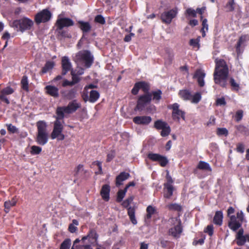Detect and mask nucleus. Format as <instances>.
<instances>
[{
    "mask_svg": "<svg viewBox=\"0 0 249 249\" xmlns=\"http://www.w3.org/2000/svg\"><path fill=\"white\" fill-rule=\"evenodd\" d=\"M216 66L213 73L214 81L215 84L222 87H226L227 85L229 70L224 60L216 59Z\"/></svg>",
    "mask_w": 249,
    "mask_h": 249,
    "instance_id": "nucleus-1",
    "label": "nucleus"
},
{
    "mask_svg": "<svg viewBox=\"0 0 249 249\" xmlns=\"http://www.w3.org/2000/svg\"><path fill=\"white\" fill-rule=\"evenodd\" d=\"M98 235L94 230H90L81 240L76 239L71 249H92L91 246L97 244Z\"/></svg>",
    "mask_w": 249,
    "mask_h": 249,
    "instance_id": "nucleus-2",
    "label": "nucleus"
},
{
    "mask_svg": "<svg viewBox=\"0 0 249 249\" xmlns=\"http://www.w3.org/2000/svg\"><path fill=\"white\" fill-rule=\"evenodd\" d=\"M74 60L78 66L89 68L93 62V56L89 51L82 50L76 54Z\"/></svg>",
    "mask_w": 249,
    "mask_h": 249,
    "instance_id": "nucleus-3",
    "label": "nucleus"
},
{
    "mask_svg": "<svg viewBox=\"0 0 249 249\" xmlns=\"http://www.w3.org/2000/svg\"><path fill=\"white\" fill-rule=\"evenodd\" d=\"M34 21L27 17H23L19 19L15 20L11 23V26L17 31L23 33L30 30L34 25Z\"/></svg>",
    "mask_w": 249,
    "mask_h": 249,
    "instance_id": "nucleus-4",
    "label": "nucleus"
},
{
    "mask_svg": "<svg viewBox=\"0 0 249 249\" xmlns=\"http://www.w3.org/2000/svg\"><path fill=\"white\" fill-rule=\"evenodd\" d=\"M37 135L36 142L40 145H45L48 141V133L47 131V125L44 121H39L36 123Z\"/></svg>",
    "mask_w": 249,
    "mask_h": 249,
    "instance_id": "nucleus-5",
    "label": "nucleus"
},
{
    "mask_svg": "<svg viewBox=\"0 0 249 249\" xmlns=\"http://www.w3.org/2000/svg\"><path fill=\"white\" fill-rule=\"evenodd\" d=\"M81 106V104L76 100L69 103L67 107H58L56 110L58 118L63 119L64 114H70L75 112Z\"/></svg>",
    "mask_w": 249,
    "mask_h": 249,
    "instance_id": "nucleus-6",
    "label": "nucleus"
},
{
    "mask_svg": "<svg viewBox=\"0 0 249 249\" xmlns=\"http://www.w3.org/2000/svg\"><path fill=\"white\" fill-rule=\"evenodd\" d=\"M169 222L172 226L169 230V235L178 238L182 231L181 222L179 216L170 218Z\"/></svg>",
    "mask_w": 249,
    "mask_h": 249,
    "instance_id": "nucleus-7",
    "label": "nucleus"
},
{
    "mask_svg": "<svg viewBox=\"0 0 249 249\" xmlns=\"http://www.w3.org/2000/svg\"><path fill=\"white\" fill-rule=\"evenodd\" d=\"M244 221V213L242 211H239L237 213L236 216L233 215L230 216L228 226L231 230L235 231L241 227Z\"/></svg>",
    "mask_w": 249,
    "mask_h": 249,
    "instance_id": "nucleus-8",
    "label": "nucleus"
},
{
    "mask_svg": "<svg viewBox=\"0 0 249 249\" xmlns=\"http://www.w3.org/2000/svg\"><path fill=\"white\" fill-rule=\"evenodd\" d=\"M60 119L57 117L56 120L54 123L53 130L51 133V138L53 140L57 139L58 141H62L65 139V136L62 133L63 126Z\"/></svg>",
    "mask_w": 249,
    "mask_h": 249,
    "instance_id": "nucleus-9",
    "label": "nucleus"
},
{
    "mask_svg": "<svg viewBox=\"0 0 249 249\" xmlns=\"http://www.w3.org/2000/svg\"><path fill=\"white\" fill-rule=\"evenodd\" d=\"M52 17L51 12L45 9L38 12L35 17V21L37 24L45 23L50 20Z\"/></svg>",
    "mask_w": 249,
    "mask_h": 249,
    "instance_id": "nucleus-10",
    "label": "nucleus"
},
{
    "mask_svg": "<svg viewBox=\"0 0 249 249\" xmlns=\"http://www.w3.org/2000/svg\"><path fill=\"white\" fill-rule=\"evenodd\" d=\"M169 108L172 109V116L174 120L179 122L180 118L185 120V112L179 109V105L178 103L170 105Z\"/></svg>",
    "mask_w": 249,
    "mask_h": 249,
    "instance_id": "nucleus-11",
    "label": "nucleus"
},
{
    "mask_svg": "<svg viewBox=\"0 0 249 249\" xmlns=\"http://www.w3.org/2000/svg\"><path fill=\"white\" fill-rule=\"evenodd\" d=\"M151 101V94H145L141 96L138 99L137 106L134 109L135 111H142L147 104L149 103Z\"/></svg>",
    "mask_w": 249,
    "mask_h": 249,
    "instance_id": "nucleus-12",
    "label": "nucleus"
},
{
    "mask_svg": "<svg viewBox=\"0 0 249 249\" xmlns=\"http://www.w3.org/2000/svg\"><path fill=\"white\" fill-rule=\"evenodd\" d=\"M178 13V9L176 7L169 11H165L161 15V19L163 22L169 24L171 22L172 19L176 17Z\"/></svg>",
    "mask_w": 249,
    "mask_h": 249,
    "instance_id": "nucleus-13",
    "label": "nucleus"
},
{
    "mask_svg": "<svg viewBox=\"0 0 249 249\" xmlns=\"http://www.w3.org/2000/svg\"><path fill=\"white\" fill-rule=\"evenodd\" d=\"M99 93L95 90H91L89 92V96H88V92H84L83 98L85 101H89L91 103L95 102L99 98Z\"/></svg>",
    "mask_w": 249,
    "mask_h": 249,
    "instance_id": "nucleus-14",
    "label": "nucleus"
},
{
    "mask_svg": "<svg viewBox=\"0 0 249 249\" xmlns=\"http://www.w3.org/2000/svg\"><path fill=\"white\" fill-rule=\"evenodd\" d=\"M148 157L153 161H159L160 165L162 167L165 166L168 163V160L166 158L158 154L149 153Z\"/></svg>",
    "mask_w": 249,
    "mask_h": 249,
    "instance_id": "nucleus-15",
    "label": "nucleus"
},
{
    "mask_svg": "<svg viewBox=\"0 0 249 249\" xmlns=\"http://www.w3.org/2000/svg\"><path fill=\"white\" fill-rule=\"evenodd\" d=\"M133 121L137 124L148 125L152 121V118L147 116H139L134 117Z\"/></svg>",
    "mask_w": 249,
    "mask_h": 249,
    "instance_id": "nucleus-16",
    "label": "nucleus"
},
{
    "mask_svg": "<svg viewBox=\"0 0 249 249\" xmlns=\"http://www.w3.org/2000/svg\"><path fill=\"white\" fill-rule=\"evenodd\" d=\"M58 28L61 30L65 27H69L73 25V21L69 18H59L56 21Z\"/></svg>",
    "mask_w": 249,
    "mask_h": 249,
    "instance_id": "nucleus-17",
    "label": "nucleus"
},
{
    "mask_svg": "<svg viewBox=\"0 0 249 249\" xmlns=\"http://www.w3.org/2000/svg\"><path fill=\"white\" fill-rule=\"evenodd\" d=\"M205 76V73L202 70H197L196 71L194 78L197 80V83L199 86L203 87L205 85L204 78Z\"/></svg>",
    "mask_w": 249,
    "mask_h": 249,
    "instance_id": "nucleus-18",
    "label": "nucleus"
},
{
    "mask_svg": "<svg viewBox=\"0 0 249 249\" xmlns=\"http://www.w3.org/2000/svg\"><path fill=\"white\" fill-rule=\"evenodd\" d=\"M62 74L65 75L69 71L71 70L72 66L70 59L67 56L62 58Z\"/></svg>",
    "mask_w": 249,
    "mask_h": 249,
    "instance_id": "nucleus-19",
    "label": "nucleus"
},
{
    "mask_svg": "<svg viewBox=\"0 0 249 249\" xmlns=\"http://www.w3.org/2000/svg\"><path fill=\"white\" fill-rule=\"evenodd\" d=\"M46 92L53 97H57L59 95L58 89L53 86L48 85L45 87Z\"/></svg>",
    "mask_w": 249,
    "mask_h": 249,
    "instance_id": "nucleus-20",
    "label": "nucleus"
},
{
    "mask_svg": "<svg viewBox=\"0 0 249 249\" xmlns=\"http://www.w3.org/2000/svg\"><path fill=\"white\" fill-rule=\"evenodd\" d=\"M130 175L126 172H122L118 175L116 178V185L119 186L123 184V182L129 177Z\"/></svg>",
    "mask_w": 249,
    "mask_h": 249,
    "instance_id": "nucleus-21",
    "label": "nucleus"
},
{
    "mask_svg": "<svg viewBox=\"0 0 249 249\" xmlns=\"http://www.w3.org/2000/svg\"><path fill=\"white\" fill-rule=\"evenodd\" d=\"M110 186L107 184L104 185L101 190V195L103 199L108 201L109 198Z\"/></svg>",
    "mask_w": 249,
    "mask_h": 249,
    "instance_id": "nucleus-22",
    "label": "nucleus"
},
{
    "mask_svg": "<svg viewBox=\"0 0 249 249\" xmlns=\"http://www.w3.org/2000/svg\"><path fill=\"white\" fill-rule=\"evenodd\" d=\"M223 213L222 211H217L213 217V223L217 225L221 226L223 222Z\"/></svg>",
    "mask_w": 249,
    "mask_h": 249,
    "instance_id": "nucleus-23",
    "label": "nucleus"
},
{
    "mask_svg": "<svg viewBox=\"0 0 249 249\" xmlns=\"http://www.w3.org/2000/svg\"><path fill=\"white\" fill-rule=\"evenodd\" d=\"M147 94H151V97L153 96V100L155 101L156 103H159L161 98L162 92L160 90L153 91L151 93Z\"/></svg>",
    "mask_w": 249,
    "mask_h": 249,
    "instance_id": "nucleus-24",
    "label": "nucleus"
},
{
    "mask_svg": "<svg viewBox=\"0 0 249 249\" xmlns=\"http://www.w3.org/2000/svg\"><path fill=\"white\" fill-rule=\"evenodd\" d=\"M17 203V200L15 198H13L11 200L6 201L4 203V211L6 213L9 212L10 209L14 206Z\"/></svg>",
    "mask_w": 249,
    "mask_h": 249,
    "instance_id": "nucleus-25",
    "label": "nucleus"
},
{
    "mask_svg": "<svg viewBox=\"0 0 249 249\" xmlns=\"http://www.w3.org/2000/svg\"><path fill=\"white\" fill-rule=\"evenodd\" d=\"M164 186L167 190V192L164 194V197L169 198L173 195V187L170 182L165 183Z\"/></svg>",
    "mask_w": 249,
    "mask_h": 249,
    "instance_id": "nucleus-26",
    "label": "nucleus"
},
{
    "mask_svg": "<svg viewBox=\"0 0 249 249\" xmlns=\"http://www.w3.org/2000/svg\"><path fill=\"white\" fill-rule=\"evenodd\" d=\"M179 94L180 97L184 100H190L192 97L190 92L186 89L180 90Z\"/></svg>",
    "mask_w": 249,
    "mask_h": 249,
    "instance_id": "nucleus-27",
    "label": "nucleus"
},
{
    "mask_svg": "<svg viewBox=\"0 0 249 249\" xmlns=\"http://www.w3.org/2000/svg\"><path fill=\"white\" fill-rule=\"evenodd\" d=\"M127 213L131 222L134 225H136L137 222L135 216V209L133 207H129L127 209Z\"/></svg>",
    "mask_w": 249,
    "mask_h": 249,
    "instance_id": "nucleus-28",
    "label": "nucleus"
},
{
    "mask_svg": "<svg viewBox=\"0 0 249 249\" xmlns=\"http://www.w3.org/2000/svg\"><path fill=\"white\" fill-rule=\"evenodd\" d=\"M79 27L84 33H87L90 31L91 26L88 22L79 21Z\"/></svg>",
    "mask_w": 249,
    "mask_h": 249,
    "instance_id": "nucleus-29",
    "label": "nucleus"
},
{
    "mask_svg": "<svg viewBox=\"0 0 249 249\" xmlns=\"http://www.w3.org/2000/svg\"><path fill=\"white\" fill-rule=\"evenodd\" d=\"M54 64L53 61H47L44 67L42 69V72L45 73L48 72L50 70H52L54 67Z\"/></svg>",
    "mask_w": 249,
    "mask_h": 249,
    "instance_id": "nucleus-30",
    "label": "nucleus"
},
{
    "mask_svg": "<svg viewBox=\"0 0 249 249\" xmlns=\"http://www.w3.org/2000/svg\"><path fill=\"white\" fill-rule=\"evenodd\" d=\"M236 238L237 240L236 243L239 246L243 245L247 241L249 242V235L248 234L239 237H236Z\"/></svg>",
    "mask_w": 249,
    "mask_h": 249,
    "instance_id": "nucleus-31",
    "label": "nucleus"
},
{
    "mask_svg": "<svg viewBox=\"0 0 249 249\" xmlns=\"http://www.w3.org/2000/svg\"><path fill=\"white\" fill-rule=\"evenodd\" d=\"M166 208L171 211H176L177 212H180L182 210V208L180 205L177 203H171L166 206Z\"/></svg>",
    "mask_w": 249,
    "mask_h": 249,
    "instance_id": "nucleus-32",
    "label": "nucleus"
},
{
    "mask_svg": "<svg viewBox=\"0 0 249 249\" xmlns=\"http://www.w3.org/2000/svg\"><path fill=\"white\" fill-rule=\"evenodd\" d=\"M197 167L200 169L205 170L209 171H212V168L209 164L203 161H200L199 162Z\"/></svg>",
    "mask_w": 249,
    "mask_h": 249,
    "instance_id": "nucleus-33",
    "label": "nucleus"
},
{
    "mask_svg": "<svg viewBox=\"0 0 249 249\" xmlns=\"http://www.w3.org/2000/svg\"><path fill=\"white\" fill-rule=\"evenodd\" d=\"M167 123L160 120L156 121L154 123V127L158 129H161L167 125Z\"/></svg>",
    "mask_w": 249,
    "mask_h": 249,
    "instance_id": "nucleus-34",
    "label": "nucleus"
},
{
    "mask_svg": "<svg viewBox=\"0 0 249 249\" xmlns=\"http://www.w3.org/2000/svg\"><path fill=\"white\" fill-rule=\"evenodd\" d=\"M76 90L75 89H71L69 90L65 94V97L68 99H72L76 97Z\"/></svg>",
    "mask_w": 249,
    "mask_h": 249,
    "instance_id": "nucleus-35",
    "label": "nucleus"
},
{
    "mask_svg": "<svg viewBox=\"0 0 249 249\" xmlns=\"http://www.w3.org/2000/svg\"><path fill=\"white\" fill-rule=\"evenodd\" d=\"M156 212V209L155 207L151 206H148L146 209L147 214L146 217L147 219L151 218L152 215L154 214Z\"/></svg>",
    "mask_w": 249,
    "mask_h": 249,
    "instance_id": "nucleus-36",
    "label": "nucleus"
},
{
    "mask_svg": "<svg viewBox=\"0 0 249 249\" xmlns=\"http://www.w3.org/2000/svg\"><path fill=\"white\" fill-rule=\"evenodd\" d=\"M21 84L22 88L26 90H28V77L24 75L23 76L21 81Z\"/></svg>",
    "mask_w": 249,
    "mask_h": 249,
    "instance_id": "nucleus-37",
    "label": "nucleus"
},
{
    "mask_svg": "<svg viewBox=\"0 0 249 249\" xmlns=\"http://www.w3.org/2000/svg\"><path fill=\"white\" fill-rule=\"evenodd\" d=\"M71 74L72 76V82L74 85L79 82L80 78L79 75L76 73V71L71 70Z\"/></svg>",
    "mask_w": 249,
    "mask_h": 249,
    "instance_id": "nucleus-38",
    "label": "nucleus"
},
{
    "mask_svg": "<svg viewBox=\"0 0 249 249\" xmlns=\"http://www.w3.org/2000/svg\"><path fill=\"white\" fill-rule=\"evenodd\" d=\"M202 28L201 30V31L202 32V37H205L206 36L205 29H206V31H207L208 30V24H207V19L205 18L202 20Z\"/></svg>",
    "mask_w": 249,
    "mask_h": 249,
    "instance_id": "nucleus-39",
    "label": "nucleus"
},
{
    "mask_svg": "<svg viewBox=\"0 0 249 249\" xmlns=\"http://www.w3.org/2000/svg\"><path fill=\"white\" fill-rule=\"evenodd\" d=\"M71 245L70 239H65L61 244L60 249H70Z\"/></svg>",
    "mask_w": 249,
    "mask_h": 249,
    "instance_id": "nucleus-40",
    "label": "nucleus"
},
{
    "mask_svg": "<svg viewBox=\"0 0 249 249\" xmlns=\"http://www.w3.org/2000/svg\"><path fill=\"white\" fill-rule=\"evenodd\" d=\"M200 37L198 36L196 39H191L190 40V45L192 46L193 48H199V42L200 41Z\"/></svg>",
    "mask_w": 249,
    "mask_h": 249,
    "instance_id": "nucleus-41",
    "label": "nucleus"
},
{
    "mask_svg": "<svg viewBox=\"0 0 249 249\" xmlns=\"http://www.w3.org/2000/svg\"><path fill=\"white\" fill-rule=\"evenodd\" d=\"M234 0H229L225 6V9H226V11L228 12L233 11L234 9Z\"/></svg>",
    "mask_w": 249,
    "mask_h": 249,
    "instance_id": "nucleus-42",
    "label": "nucleus"
},
{
    "mask_svg": "<svg viewBox=\"0 0 249 249\" xmlns=\"http://www.w3.org/2000/svg\"><path fill=\"white\" fill-rule=\"evenodd\" d=\"M201 96L200 93L197 92L193 96L192 95L191 102L193 103L196 104L198 103L201 100Z\"/></svg>",
    "mask_w": 249,
    "mask_h": 249,
    "instance_id": "nucleus-43",
    "label": "nucleus"
},
{
    "mask_svg": "<svg viewBox=\"0 0 249 249\" xmlns=\"http://www.w3.org/2000/svg\"><path fill=\"white\" fill-rule=\"evenodd\" d=\"M161 130V131L160 133V135L162 137H166L168 136L171 132V129L168 124H167V126H165L164 128H162Z\"/></svg>",
    "mask_w": 249,
    "mask_h": 249,
    "instance_id": "nucleus-44",
    "label": "nucleus"
},
{
    "mask_svg": "<svg viewBox=\"0 0 249 249\" xmlns=\"http://www.w3.org/2000/svg\"><path fill=\"white\" fill-rule=\"evenodd\" d=\"M140 89H142L144 92H147L149 89V85L144 82H138Z\"/></svg>",
    "mask_w": 249,
    "mask_h": 249,
    "instance_id": "nucleus-45",
    "label": "nucleus"
},
{
    "mask_svg": "<svg viewBox=\"0 0 249 249\" xmlns=\"http://www.w3.org/2000/svg\"><path fill=\"white\" fill-rule=\"evenodd\" d=\"M31 153L32 155H37L40 153L41 151V148L38 146H32L31 148Z\"/></svg>",
    "mask_w": 249,
    "mask_h": 249,
    "instance_id": "nucleus-46",
    "label": "nucleus"
},
{
    "mask_svg": "<svg viewBox=\"0 0 249 249\" xmlns=\"http://www.w3.org/2000/svg\"><path fill=\"white\" fill-rule=\"evenodd\" d=\"M126 189H124V190H120L118 192V196H117V200L118 202H121L124 197L125 195V193L126 192Z\"/></svg>",
    "mask_w": 249,
    "mask_h": 249,
    "instance_id": "nucleus-47",
    "label": "nucleus"
},
{
    "mask_svg": "<svg viewBox=\"0 0 249 249\" xmlns=\"http://www.w3.org/2000/svg\"><path fill=\"white\" fill-rule=\"evenodd\" d=\"M216 133L218 136H227L228 134V131L226 128H218L217 129Z\"/></svg>",
    "mask_w": 249,
    "mask_h": 249,
    "instance_id": "nucleus-48",
    "label": "nucleus"
},
{
    "mask_svg": "<svg viewBox=\"0 0 249 249\" xmlns=\"http://www.w3.org/2000/svg\"><path fill=\"white\" fill-rule=\"evenodd\" d=\"M230 83L233 90H238L239 89V84L235 82L233 78L230 79Z\"/></svg>",
    "mask_w": 249,
    "mask_h": 249,
    "instance_id": "nucleus-49",
    "label": "nucleus"
},
{
    "mask_svg": "<svg viewBox=\"0 0 249 249\" xmlns=\"http://www.w3.org/2000/svg\"><path fill=\"white\" fill-rule=\"evenodd\" d=\"M243 111L242 110H238L236 111L235 115V119L236 121L239 122L243 117Z\"/></svg>",
    "mask_w": 249,
    "mask_h": 249,
    "instance_id": "nucleus-50",
    "label": "nucleus"
},
{
    "mask_svg": "<svg viewBox=\"0 0 249 249\" xmlns=\"http://www.w3.org/2000/svg\"><path fill=\"white\" fill-rule=\"evenodd\" d=\"M186 12L187 14H188V16H191V17H194V18H195L196 17V10H195L191 8H188L186 10Z\"/></svg>",
    "mask_w": 249,
    "mask_h": 249,
    "instance_id": "nucleus-51",
    "label": "nucleus"
},
{
    "mask_svg": "<svg viewBox=\"0 0 249 249\" xmlns=\"http://www.w3.org/2000/svg\"><path fill=\"white\" fill-rule=\"evenodd\" d=\"M0 92L5 95H9L13 93L14 92V90L11 88L7 87L3 89Z\"/></svg>",
    "mask_w": 249,
    "mask_h": 249,
    "instance_id": "nucleus-52",
    "label": "nucleus"
},
{
    "mask_svg": "<svg viewBox=\"0 0 249 249\" xmlns=\"http://www.w3.org/2000/svg\"><path fill=\"white\" fill-rule=\"evenodd\" d=\"M95 21L104 24L105 23V19L102 16L98 15L95 18Z\"/></svg>",
    "mask_w": 249,
    "mask_h": 249,
    "instance_id": "nucleus-53",
    "label": "nucleus"
},
{
    "mask_svg": "<svg viewBox=\"0 0 249 249\" xmlns=\"http://www.w3.org/2000/svg\"><path fill=\"white\" fill-rule=\"evenodd\" d=\"M213 227L212 225H208L205 230V232L207 233L210 236L213 234Z\"/></svg>",
    "mask_w": 249,
    "mask_h": 249,
    "instance_id": "nucleus-54",
    "label": "nucleus"
},
{
    "mask_svg": "<svg viewBox=\"0 0 249 249\" xmlns=\"http://www.w3.org/2000/svg\"><path fill=\"white\" fill-rule=\"evenodd\" d=\"M133 200V198L132 197H130L123 202L122 205L124 207H128L130 204L132 202Z\"/></svg>",
    "mask_w": 249,
    "mask_h": 249,
    "instance_id": "nucleus-55",
    "label": "nucleus"
},
{
    "mask_svg": "<svg viewBox=\"0 0 249 249\" xmlns=\"http://www.w3.org/2000/svg\"><path fill=\"white\" fill-rule=\"evenodd\" d=\"M7 126L8 130L9 131H10V132H11L12 133H14L16 132V131L17 130V128H16V127L15 126L11 124H7Z\"/></svg>",
    "mask_w": 249,
    "mask_h": 249,
    "instance_id": "nucleus-56",
    "label": "nucleus"
},
{
    "mask_svg": "<svg viewBox=\"0 0 249 249\" xmlns=\"http://www.w3.org/2000/svg\"><path fill=\"white\" fill-rule=\"evenodd\" d=\"M245 147L243 143H238L237 145L236 150L238 152L243 153L244 152Z\"/></svg>",
    "mask_w": 249,
    "mask_h": 249,
    "instance_id": "nucleus-57",
    "label": "nucleus"
},
{
    "mask_svg": "<svg viewBox=\"0 0 249 249\" xmlns=\"http://www.w3.org/2000/svg\"><path fill=\"white\" fill-rule=\"evenodd\" d=\"M140 89L138 85V83H136L132 89V93L134 95H136L138 93L139 90Z\"/></svg>",
    "mask_w": 249,
    "mask_h": 249,
    "instance_id": "nucleus-58",
    "label": "nucleus"
},
{
    "mask_svg": "<svg viewBox=\"0 0 249 249\" xmlns=\"http://www.w3.org/2000/svg\"><path fill=\"white\" fill-rule=\"evenodd\" d=\"M245 40V37L242 36L240 38L239 40H238L237 45H236V50L237 51H238L240 49V47L241 46L242 44Z\"/></svg>",
    "mask_w": 249,
    "mask_h": 249,
    "instance_id": "nucleus-59",
    "label": "nucleus"
},
{
    "mask_svg": "<svg viewBox=\"0 0 249 249\" xmlns=\"http://www.w3.org/2000/svg\"><path fill=\"white\" fill-rule=\"evenodd\" d=\"M93 163L95 165H97L99 168V171L96 173L101 174L102 173V163L99 161H95L93 162Z\"/></svg>",
    "mask_w": 249,
    "mask_h": 249,
    "instance_id": "nucleus-60",
    "label": "nucleus"
},
{
    "mask_svg": "<svg viewBox=\"0 0 249 249\" xmlns=\"http://www.w3.org/2000/svg\"><path fill=\"white\" fill-rule=\"evenodd\" d=\"M216 104L218 106L225 105L226 102L224 98H218L216 100Z\"/></svg>",
    "mask_w": 249,
    "mask_h": 249,
    "instance_id": "nucleus-61",
    "label": "nucleus"
},
{
    "mask_svg": "<svg viewBox=\"0 0 249 249\" xmlns=\"http://www.w3.org/2000/svg\"><path fill=\"white\" fill-rule=\"evenodd\" d=\"M0 99L2 101L5 102L7 104H9L10 103L7 98L5 96V95L1 92L0 93Z\"/></svg>",
    "mask_w": 249,
    "mask_h": 249,
    "instance_id": "nucleus-62",
    "label": "nucleus"
},
{
    "mask_svg": "<svg viewBox=\"0 0 249 249\" xmlns=\"http://www.w3.org/2000/svg\"><path fill=\"white\" fill-rule=\"evenodd\" d=\"M215 119L214 117V116H211L209 122H208L207 123V125L208 126L214 125L215 124Z\"/></svg>",
    "mask_w": 249,
    "mask_h": 249,
    "instance_id": "nucleus-63",
    "label": "nucleus"
},
{
    "mask_svg": "<svg viewBox=\"0 0 249 249\" xmlns=\"http://www.w3.org/2000/svg\"><path fill=\"white\" fill-rule=\"evenodd\" d=\"M114 156H115V154L113 151H111L110 153H109L107 156V161L109 162L111 160H112L113 159V158L114 157Z\"/></svg>",
    "mask_w": 249,
    "mask_h": 249,
    "instance_id": "nucleus-64",
    "label": "nucleus"
}]
</instances>
